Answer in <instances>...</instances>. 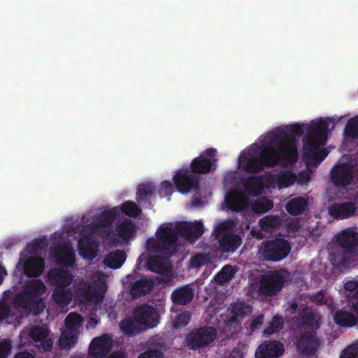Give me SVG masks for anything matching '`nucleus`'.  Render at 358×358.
I'll use <instances>...</instances> for the list:
<instances>
[{
	"mask_svg": "<svg viewBox=\"0 0 358 358\" xmlns=\"http://www.w3.org/2000/svg\"><path fill=\"white\" fill-rule=\"evenodd\" d=\"M311 300L317 304L322 305L327 303L324 293L320 291L311 296Z\"/></svg>",
	"mask_w": 358,
	"mask_h": 358,
	"instance_id": "obj_59",
	"label": "nucleus"
},
{
	"mask_svg": "<svg viewBox=\"0 0 358 358\" xmlns=\"http://www.w3.org/2000/svg\"><path fill=\"white\" fill-rule=\"evenodd\" d=\"M243 185L245 190L253 196L261 194L264 187L262 178L255 176L246 178L243 182Z\"/></svg>",
	"mask_w": 358,
	"mask_h": 358,
	"instance_id": "obj_32",
	"label": "nucleus"
},
{
	"mask_svg": "<svg viewBox=\"0 0 358 358\" xmlns=\"http://www.w3.org/2000/svg\"><path fill=\"white\" fill-rule=\"evenodd\" d=\"M45 268V261L38 256L30 257L25 260L23 264V271L25 275L29 278L40 276Z\"/></svg>",
	"mask_w": 358,
	"mask_h": 358,
	"instance_id": "obj_21",
	"label": "nucleus"
},
{
	"mask_svg": "<svg viewBox=\"0 0 358 358\" xmlns=\"http://www.w3.org/2000/svg\"><path fill=\"white\" fill-rule=\"evenodd\" d=\"M264 322V315L260 314L256 317L253 318L251 324H250V330L251 331L254 332L256 330L259 329V327L262 325Z\"/></svg>",
	"mask_w": 358,
	"mask_h": 358,
	"instance_id": "obj_56",
	"label": "nucleus"
},
{
	"mask_svg": "<svg viewBox=\"0 0 358 358\" xmlns=\"http://www.w3.org/2000/svg\"><path fill=\"white\" fill-rule=\"evenodd\" d=\"M330 175L334 186L338 188H345L353 180V168L348 163L336 164L331 169Z\"/></svg>",
	"mask_w": 358,
	"mask_h": 358,
	"instance_id": "obj_12",
	"label": "nucleus"
},
{
	"mask_svg": "<svg viewBox=\"0 0 358 358\" xmlns=\"http://www.w3.org/2000/svg\"><path fill=\"white\" fill-rule=\"evenodd\" d=\"M12 349L9 341H4L0 343V358H7Z\"/></svg>",
	"mask_w": 358,
	"mask_h": 358,
	"instance_id": "obj_54",
	"label": "nucleus"
},
{
	"mask_svg": "<svg viewBox=\"0 0 358 358\" xmlns=\"http://www.w3.org/2000/svg\"><path fill=\"white\" fill-rule=\"evenodd\" d=\"M174 226L178 234V237L180 236L187 240H191V222H176Z\"/></svg>",
	"mask_w": 358,
	"mask_h": 358,
	"instance_id": "obj_49",
	"label": "nucleus"
},
{
	"mask_svg": "<svg viewBox=\"0 0 358 358\" xmlns=\"http://www.w3.org/2000/svg\"><path fill=\"white\" fill-rule=\"evenodd\" d=\"M40 342H41V348L45 350V351H50L51 350L52 348V341L51 338H45L44 340L43 341H41Z\"/></svg>",
	"mask_w": 358,
	"mask_h": 358,
	"instance_id": "obj_63",
	"label": "nucleus"
},
{
	"mask_svg": "<svg viewBox=\"0 0 358 358\" xmlns=\"http://www.w3.org/2000/svg\"><path fill=\"white\" fill-rule=\"evenodd\" d=\"M307 206V199L299 196L292 199L288 201L286 206V210L292 215H299L305 212Z\"/></svg>",
	"mask_w": 358,
	"mask_h": 358,
	"instance_id": "obj_34",
	"label": "nucleus"
},
{
	"mask_svg": "<svg viewBox=\"0 0 358 358\" xmlns=\"http://www.w3.org/2000/svg\"><path fill=\"white\" fill-rule=\"evenodd\" d=\"M173 189V185L172 183L169 180H164L162 182L160 185V192H164V194L165 195H169L171 193Z\"/></svg>",
	"mask_w": 358,
	"mask_h": 358,
	"instance_id": "obj_60",
	"label": "nucleus"
},
{
	"mask_svg": "<svg viewBox=\"0 0 358 358\" xmlns=\"http://www.w3.org/2000/svg\"><path fill=\"white\" fill-rule=\"evenodd\" d=\"M284 326V321L282 317L275 315L269 322L268 326L264 331V334L272 335L280 331Z\"/></svg>",
	"mask_w": 358,
	"mask_h": 358,
	"instance_id": "obj_44",
	"label": "nucleus"
},
{
	"mask_svg": "<svg viewBox=\"0 0 358 358\" xmlns=\"http://www.w3.org/2000/svg\"><path fill=\"white\" fill-rule=\"evenodd\" d=\"M126 259V253L124 250H117L110 252L104 259V263L111 268L121 267Z\"/></svg>",
	"mask_w": 358,
	"mask_h": 358,
	"instance_id": "obj_36",
	"label": "nucleus"
},
{
	"mask_svg": "<svg viewBox=\"0 0 358 358\" xmlns=\"http://www.w3.org/2000/svg\"><path fill=\"white\" fill-rule=\"evenodd\" d=\"M225 202L227 208L236 213L241 212L248 205L246 198L240 193H230L227 194Z\"/></svg>",
	"mask_w": 358,
	"mask_h": 358,
	"instance_id": "obj_30",
	"label": "nucleus"
},
{
	"mask_svg": "<svg viewBox=\"0 0 358 358\" xmlns=\"http://www.w3.org/2000/svg\"><path fill=\"white\" fill-rule=\"evenodd\" d=\"M134 315L145 327V329L155 327L159 323V314L152 306L141 305L134 310Z\"/></svg>",
	"mask_w": 358,
	"mask_h": 358,
	"instance_id": "obj_14",
	"label": "nucleus"
},
{
	"mask_svg": "<svg viewBox=\"0 0 358 358\" xmlns=\"http://www.w3.org/2000/svg\"><path fill=\"white\" fill-rule=\"evenodd\" d=\"M156 236L163 254L167 256H172L176 254V243L178 237L173 223L162 224L157 230Z\"/></svg>",
	"mask_w": 358,
	"mask_h": 358,
	"instance_id": "obj_9",
	"label": "nucleus"
},
{
	"mask_svg": "<svg viewBox=\"0 0 358 358\" xmlns=\"http://www.w3.org/2000/svg\"><path fill=\"white\" fill-rule=\"evenodd\" d=\"M173 182L178 192L184 194L199 187V178L192 175L187 169H180L174 176Z\"/></svg>",
	"mask_w": 358,
	"mask_h": 358,
	"instance_id": "obj_13",
	"label": "nucleus"
},
{
	"mask_svg": "<svg viewBox=\"0 0 358 358\" xmlns=\"http://www.w3.org/2000/svg\"><path fill=\"white\" fill-rule=\"evenodd\" d=\"M79 254L83 258L92 260L96 256L95 241L88 236H84L78 241Z\"/></svg>",
	"mask_w": 358,
	"mask_h": 358,
	"instance_id": "obj_26",
	"label": "nucleus"
},
{
	"mask_svg": "<svg viewBox=\"0 0 358 358\" xmlns=\"http://www.w3.org/2000/svg\"><path fill=\"white\" fill-rule=\"evenodd\" d=\"M217 150L208 148L199 157L192 159L190 164L191 172L195 174H206L215 169Z\"/></svg>",
	"mask_w": 358,
	"mask_h": 358,
	"instance_id": "obj_11",
	"label": "nucleus"
},
{
	"mask_svg": "<svg viewBox=\"0 0 358 358\" xmlns=\"http://www.w3.org/2000/svg\"><path fill=\"white\" fill-rule=\"evenodd\" d=\"M164 345L160 343L150 345L147 350L141 353L138 358H164Z\"/></svg>",
	"mask_w": 358,
	"mask_h": 358,
	"instance_id": "obj_41",
	"label": "nucleus"
},
{
	"mask_svg": "<svg viewBox=\"0 0 358 358\" xmlns=\"http://www.w3.org/2000/svg\"><path fill=\"white\" fill-rule=\"evenodd\" d=\"M314 155L313 157H311L310 161H317L320 162L327 157L328 152L326 148H320Z\"/></svg>",
	"mask_w": 358,
	"mask_h": 358,
	"instance_id": "obj_57",
	"label": "nucleus"
},
{
	"mask_svg": "<svg viewBox=\"0 0 358 358\" xmlns=\"http://www.w3.org/2000/svg\"><path fill=\"white\" fill-rule=\"evenodd\" d=\"M336 241L340 248L330 255L332 265L342 269L358 264V232L346 228L337 234Z\"/></svg>",
	"mask_w": 358,
	"mask_h": 358,
	"instance_id": "obj_3",
	"label": "nucleus"
},
{
	"mask_svg": "<svg viewBox=\"0 0 358 358\" xmlns=\"http://www.w3.org/2000/svg\"><path fill=\"white\" fill-rule=\"evenodd\" d=\"M290 250L289 243L284 238L264 241L259 248L264 259L273 262L285 259L289 255Z\"/></svg>",
	"mask_w": 358,
	"mask_h": 358,
	"instance_id": "obj_7",
	"label": "nucleus"
},
{
	"mask_svg": "<svg viewBox=\"0 0 358 358\" xmlns=\"http://www.w3.org/2000/svg\"><path fill=\"white\" fill-rule=\"evenodd\" d=\"M345 132L351 137H358V117L351 118L347 123Z\"/></svg>",
	"mask_w": 358,
	"mask_h": 358,
	"instance_id": "obj_51",
	"label": "nucleus"
},
{
	"mask_svg": "<svg viewBox=\"0 0 358 358\" xmlns=\"http://www.w3.org/2000/svg\"><path fill=\"white\" fill-rule=\"evenodd\" d=\"M255 154L242 152L238 157L239 164L247 173H257L265 168H273L280 163L285 164L281 155L266 136Z\"/></svg>",
	"mask_w": 358,
	"mask_h": 358,
	"instance_id": "obj_1",
	"label": "nucleus"
},
{
	"mask_svg": "<svg viewBox=\"0 0 358 358\" xmlns=\"http://www.w3.org/2000/svg\"><path fill=\"white\" fill-rule=\"evenodd\" d=\"M320 346V342L315 334H302L296 344L297 351L302 355H313Z\"/></svg>",
	"mask_w": 358,
	"mask_h": 358,
	"instance_id": "obj_19",
	"label": "nucleus"
},
{
	"mask_svg": "<svg viewBox=\"0 0 358 358\" xmlns=\"http://www.w3.org/2000/svg\"><path fill=\"white\" fill-rule=\"evenodd\" d=\"M229 358H243V353L239 348H234L230 354Z\"/></svg>",
	"mask_w": 358,
	"mask_h": 358,
	"instance_id": "obj_64",
	"label": "nucleus"
},
{
	"mask_svg": "<svg viewBox=\"0 0 358 358\" xmlns=\"http://www.w3.org/2000/svg\"><path fill=\"white\" fill-rule=\"evenodd\" d=\"M52 298L59 306L62 307L67 306L72 299L71 289L69 287L55 288L52 292Z\"/></svg>",
	"mask_w": 358,
	"mask_h": 358,
	"instance_id": "obj_35",
	"label": "nucleus"
},
{
	"mask_svg": "<svg viewBox=\"0 0 358 358\" xmlns=\"http://www.w3.org/2000/svg\"><path fill=\"white\" fill-rule=\"evenodd\" d=\"M48 336V331L41 327H34L29 332L30 338L35 342H40Z\"/></svg>",
	"mask_w": 358,
	"mask_h": 358,
	"instance_id": "obj_50",
	"label": "nucleus"
},
{
	"mask_svg": "<svg viewBox=\"0 0 358 358\" xmlns=\"http://www.w3.org/2000/svg\"><path fill=\"white\" fill-rule=\"evenodd\" d=\"M340 358H358V343H354L347 347L342 352Z\"/></svg>",
	"mask_w": 358,
	"mask_h": 358,
	"instance_id": "obj_52",
	"label": "nucleus"
},
{
	"mask_svg": "<svg viewBox=\"0 0 358 358\" xmlns=\"http://www.w3.org/2000/svg\"><path fill=\"white\" fill-rule=\"evenodd\" d=\"M284 351V345L280 341H264L257 348L255 358H278L282 355Z\"/></svg>",
	"mask_w": 358,
	"mask_h": 358,
	"instance_id": "obj_16",
	"label": "nucleus"
},
{
	"mask_svg": "<svg viewBox=\"0 0 358 358\" xmlns=\"http://www.w3.org/2000/svg\"><path fill=\"white\" fill-rule=\"evenodd\" d=\"M154 285L151 279L141 278L135 281L130 290V294L134 298H138L149 293Z\"/></svg>",
	"mask_w": 358,
	"mask_h": 358,
	"instance_id": "obj_33",
	"label": "nucleus"
},
{
	"mask_svg": "<svg viewBox=\"0 0 358 358\" xmlns=\"http://www.w3.org/2000/svg\"><path fill=\"white\" fill-rule=\"evenodd\" d=\"M10 307L8 304H0V322L8 318L10 315Z\"/></svg>",
	"mask_w": 358,
	"mask_h": 358,
	"instance_id": "obj_58",
	"label": "nucleus"
},
{
	"mask_svg": "<svg viewBox=\"0 0 358 358\" xmlns=\"http://www.w3.org/2000/svg\"><path fill=\"white\" fill-rule=\"evenodd\" d=\"M252 309V307L249 303L239 300L231 303L228 308L229 318L226 321V327L229 330L231 328L234 329L231 331V336L240 330V320L250 315Z\"/></svg>",
	"mask_w": 358,
	"mask_h": 358,
	"instance_id": "obj_10",
	"label": "nucleus"
},
{
	"mask_svg": "<svg viewBox=\"0 0 358 358\" xmlns=\"http://www.w3.org/2000/svg\"><path fill=\"white\" fill-rule=\"evenodd\" d=\"M235 271L231 265H225L215 276L216 282L222 285L224 284L234 277Z\"/></svg>",
	"mask_w": 358,
	"mask_h": 358,
	"instance_id": "obj_42",
	"label": "nucleus"
},
{
	"mask_svg": "<svg viewBox=\"0 0 358 358\" xmlns=\"http://www.w3.org/2000/svg\"><path fill=\"white\" fill-rule=\"evenodd\" d=\"M210 263V257L207 254H197L192 257L189 265L192 268H199L202 266L208 265Z\"/></svg>",
	"mask_w": 358,
	"mask_h": 358,
	"instance_id": "obj_46",
	"label": "nucleus"
},
{
	"mask_svg": "<svg viewBox=\"0 0 358 358\" xmlns=\"http://www.w3.org/2000/svg\"><path fill=\"white\" fill-rule=\"evenodd\" d=\"M105 292L103 286L98 283L90 284L80 289V296L87 301L101 300L104 296Z\"/></svg>",
	"mask_w": 358,
	"mask_h": 358,
	"instance_id": "obj_24",
	"label": "nucleus"
},
{
	"mask_svg": "<svg viewBox=\"0 0 358 358\" xmlns=\"http://www.w3.org/2000/svg\"><path fill=\"white\" fill-rule=\"evenodd\" d=\"M273 208V203L268 199H262L255 201L252 205V210L257 213H264Z\"/></svg>",
	"mask_w": 358,
	"mask_h": 358,
	"instance_id": "obj_48",
	"label": "nucleus"
},
{
	"mask_svg": "<svg viewBox=\"0 0 358 358\" xmlns=\"http://www.w3.org/2000/svg\"><path fill=\"white\" fill-rule=\"evenodd\" d=\"M55 262L62 267L73 266L76 262L75 253L68 247L59 248L55 252Z\"/></svg>",
	"mask_w": 358,
	"mask_h": 358,
	"instance_id": "obj_29",
	"label": "nucleus"
},
{
	"mask_svg": "<svg viewBox=\"0 0 358 358\" xmlns=\"http://www.w3.org/2000/svg\"><path fill=\"white\" fill-rule=\"evenodd\" d=\"M217 337V331L210 326L193 329L185 338V345L192 350H200L210 345Z\"/></svg>",
	"mask_w": 358,
	"mask_h": 358,
	"instance_id": "obj_6",
	"label": "nucleus"
},
{
	"mask_svg": "<svg viewBox=\"0 0 358 358\" xmlns=\"http://www.w3.org/2000/svg\"><path fill=\"white\" fill-rule=\"evenodd\" d=\"M113 341L107 335L94 338L89 346V354L94 358H102L107 355L111 350Z\"/></svg>",
	"mask_w": 358,
	"mask_h": 358,
	"instance_id": "obj_17",
	"label": "nucleus"
},
{
	"mask_svg": "<svg viewBox=\"0 0 358 358\" xmlns=\"http://www.w3.org/2000/svg\"><path fill=\"white\" fill-rule=\"evenodd\" d=\"M117 241L128 242L133 238L136 232V228L132 220L126 219L116 224Z\"/></svg>",
	"mask_w": 358,
	"mask_h": 358,
	"instance_id": "obj_23",
	"label": "nucleus"
},
{
	"mask_svg": "<svg viewBox=\"0 0 358 358\" xmlns=\"http://www.w3.org/2000/svg\"><path fill=\"white\" fill-rule=\"evenodd\" d=\"M122 212L131 217H137L140 215L142 210L141 208L132 201H126L121 206Z\"/></svg>",
	"mask_w": 358,
	"mask_h": 358,
	"instance_id": "obj_43",
	"label": "nucleus"
},
{
	"mask_svg": "<svg viewBox=\"0 0 358 358\" xmlns=\"http://www.w3.org/2000/svg\"><path fill=\"white\" fill-rule=\"evenodd\" d=\"M78 332L65 330L62 331L59 345L62 349H71L78 341Z\"/></svg>",
	"mask_w": 358,
	"mask_h": 358,
	"instance_id": "obj_37",
	"label": "nucleus"
},
{
	"mask_svg": "<svg viewBox=\"0 0 358 358\" xmlns=\"http://www.w3.org/2000/svg\"><path fill=\"white\" fill-rule=\"evenodd\" d=\"M203 226L201 222L191 223V240L198 239L203 233Z\"/></svg>",
	"mask_w": 358,
	"mask_h": 358,
	"instance_id": "obj_53",
	"label": "nucleus"
},
{
	"mask_svg": "<svg viewBox=\"0 0 358 358\" xmlns=\"http://www.w3.org/2000/svg\"><path fill=\"white\" fill-rule=\"evenodd\" d=\"M329 122L320 119L318 122L312 121L306 127L308 136L304 138L303 158L306 162H310L311 157L327 141Z\"/></svg>",
	"mask_w": 358,
	"mask_h": 358,
	"instance_id": "obj_5",
	"label": "nucleus"
},
{
	"mask_svg": "<svg viewBox=\"0 0 358 358\" xmlns=\"http://www.w3.org/2000/svg\"><path fill=\"white\" fill-rule=\"evenodd\" d=\"M148 268L155 273L162 274L165 270L163 260L159 257H152L147 262Z\"/></svg>",
	"mask_w": 358,
	"mask_h": 358,
	"instance_id": "obj_47",
	"label": "nucleus"
},
{
	"mask_svg": "<svg viewBox=\"0 0 358 358\" xmlns=\"http://www.w3.org/2000/svg\"><path fill=\"white\" fill-rule=\"evenodd\" d=\"M304 131L303 124L295 123L277 131H271L266 135L281 155L285 164L296 162L298 150L296 137L301 136Z\"/></svg>",
	"mask_w": 358,
	"mask_h": 358,
	"instance_id": "obj_2",
	"label": "nucleus"
},
{
	"mask_svg": "<svg viewBox=\"0 0 358 358\" xmlns=\"http://www.w3.org/2000/svg\"><path fill=\"white\" fill-rule=\"evenodd\" d=\"M285 270L271 271L264 274L259 282V292L267 296H273L279 293L286 280Z\"/></svg>",
	"mask_w": 358,
	"mask_h": 358,
	"instance_id": "obj_8",
	"label": "nucleus"
},
{
	"mask_svg": "<svg viewBox=\"0 0 358 358\" xmlns=\"http://www.w3.org/2000/svg\"><path fill=\"white\" fill-rule=\"evenodd\" d=\"M194 289L189 284L176 288L171 293V300L176 305H186L192 301L194 297Z\"/></svg>",
	"mask_w": 358,
	"mask_h": 358,
	"instance_id": "obj_22",
	"label": "nucleus"
},
{
	"mask_svg": "<svg viewBox=\"0 0 358 358\" xmlns=\"http://www.w3.org/2000/svg\"><path fill=\"white\" fill-rule=\"evenodd\" d=\"M155 187L151 183L141 184L137 187L136 201L144 208H151V197L155 193Z\"/></svg>",
	"mask_w": 358,
	"mask_h": 358,
	"instance_id": "obj_28",
	"label": "nucleus"
},
{
	"mask_svg": "<svg viewBox=\"0 0 358 358\" xmlns=\"http://www.w3.org/2000/svg\"><path fill=\"white\" fill-rule=\"evenodd\" d=\"M280 224V218L278 215H269L261 218L259 225L264 231H271L278 228Z\"/></svg>",
	"mask_w": 358,
	"mask_h": 358,
	"instance_id": "obj_40",
	"label": "nucleus"
},
{
	"mask_svg": "<svg viewBox=\"0 0 358 358\" xmlns=\"http://www.w3.org/2000/svg\"><path fill=\"white\" fill-rule=\"evenodd\" d=\"M120 327L122 331L129 336H136L145 329V327L134 315L132 317L122 320Z\"/></svg>",
	"mask_w": 358,
	"mask_h": 358,
	"instance_id": "obj_27",
	"label": "nucleus"
},
{
	"mask_svg": "<svg viewBox=\"0 0 358 358\" xmlns=\"http://www.w3.org/2000/svg\"><path fill=\"white\" fill-rule=\"evenodd\" d=\"M73 281V275L69 271L62 268H52L48 273L47 282L55 288L69 287Z\"/></svg>",
	"mask_w": 358,
	"mask_h": 358,
	"instance_id": "obj_18",
	"label": "nucleus"
},
{
	"mask_svg": "<svg viewBox=\"0 0 358 358\" xmlns=\"http://www.w3.org/2000/svg\"><path fill=\"white\" fill-rule=\"evenodd\" d=\"M28 247L33 252H36L40 250H43L45 247V243L43 239L36 238L34 239Z\"/></svg>",
	"mask_w": 358,
	"mask_h": 358,
	"instance_id": "obj_55",
	"label": "nucleus"
},
{
	"mask_svg": "<svg viewBox=\"0 0 358 358\" xmlns=\"http://www.w3.org/2000/svg\"><path fill=\"white\" fill-rule=\"evenodd\" d=\"M356 206L352 202L334 203L329 207L330 215L338 220H343L354 215Z\"/></svg>",
	"mask_w": 358,
	"mask_h": 358,
	"instance_id": "obj_20",
	"label": "nucleus"
},
{
	"mask_svg": "<svg viewBox=\"0 0 358 358\" xmlns=\"http://www.w3.org/2000/svg\"><path fill=\"white\" fill-rule=\"evenodd\" d=\"M357 315L345 309L336 311L334 315V322L341 327H352L358 320V313L353 309Z\"/></svg>",
	"mask_w": 358,
	"mask_h": 358,
	"instance_id": "obj_25",
	"label": "nucleus"
},
{
	"mask_svg": "<svg viewBox=\"0 0 358 358\" xmlns=\"http://www.w3.org/2000/svg\"><path fill=\"white\" fill-rule=\"evenodd\" d=\"M83 321V317L80 314L71 312L64 320L66 330L78 332Z\"/></svg>",
	"mask_w": 358,
	"mask_h": 358,
	"instance_id": "obj_39",
	"label": "nucleus"
},
{
	"mask_svg": "<svg viewBox=\"0 0 358 358\" xmlns=\"http://www.w3.org/2000/svg\"><path fill=\"white\" fill-rule=\"evenodd\" d=\"M46 289V286L41 280H29L22 290L15 296L14 303L30 313H40L44 308L42 296Z\"/></svg>",
	"mask_w": 358,
	"mask_h": 358,
	"instance_id": "obj_4",
	"label": "nucleus"
},
{
	"mask_svg": "<svg viewBox=\"0 0 358 358\" xmlns=\"http://www.w3.org/2000/svg\"><path fill=\"white\" fill-rule=\"evenodd\" d=\"M299 327L306 329L315 331L319 329L320 324L316 315L312 309L304 308L300 313Z\"/></svg>",
	"mask_w": 358,
	"mask_h": 358,
	"instance_id": "obj_31",
	"label": "nucleus"
},
{
	"mask_svg": "<svg viewBox=\"0 0 358 358\" xmlns=\"http://www.w3.org/2000/svg\"><path fill=\"white\" fill-rule=\"evenodd\" d=\"M189 317L186 314H180L179 315L176 320V326H180L182 325H187L188 324Z\"/></svg>",
	"mask_w": 358,
	"mask_h": 358,
	"instance_id": "obj_62",
	"label": "nucleus"
},
{
	"mask_svg": "<svg viewBox=\"0 0 358 358\" xmlns=\"http://www.w3.org/2000/svg\"><path fill=\"white\" fill-rule=\"evenodd\" d=\"M344 288L347 291L352 292L355 291L358 292V281L356 280H349L347 281L344 285Z\"/></svg>",
	"mask_w": 358,
	"mask_h": 358,
	"instance_id": "obj_61",
	"label": "nucleus"
},
{
	"mask_svg": "<svg viewBox=\"0 0 358 358\" xmlns=\"http://www.w3.org/2000/svg\"><path fill=\"white\" fill-rule=\"evenodd\" d=\"M296 176L290 171H286L278 176L277 182L280 188H286L293 185Z\"/></svg>",
	"mask_w": 358,
	"mask_h": 358,
	"instance_id": "obj_45",
	"label": "nucleus"
},
{
	"mask_svg": "<svg viewBox=\"0 0 358 358\" xmlns=\"http://www.w3.org/2000/svg\"><path fill=\"white\" fill-rule=\"evenodd\" d=\"M116 217L117 212L115 209L103 210L96 218V224L99 227H107L115 221Z\"/></svg>",
	"mask_w": 358,
	"mask_h": 358,
	"instance_id": "obj_38",
	"label": "nucleus"
},
{
	"mask_svg": "<svg viewBox=\"0 0 358 358\" xmlns=\"http://www.w3.org/2000/svg\"><path fill=\"white\" fill-rule=\"evenodd\" d=\"M219 248L223 252H234L241 245L240 236L230 230H222L217 234Z\"/></svg>",
	"mask_w": 358,
	"mask_h": 358,
	"instance_id": "obj_15",
	"label": "nucleus"
}]
</instances>
